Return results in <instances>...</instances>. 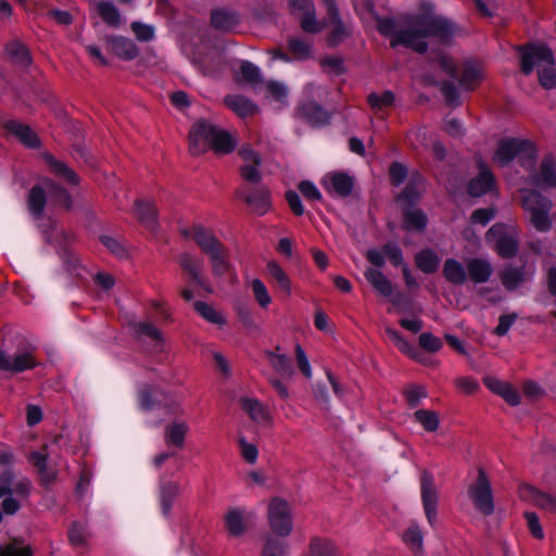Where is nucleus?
I'll use <instances>...</instances> for the list:
<instances>
[{
  "label": "nucleus",
  "mask_w": 556,
  "mask_h": 556,
  "mask_svg": "<svg viewBox=\"0 0 556 556\" xmlns=\"http://www.w3.org/2000/svg\"><path fill=\"white\" fill-rule=\"evenodd\" d=\"M377 29L386 38H390L391 48L403 46L418 54L427 53L429 45L424 39L434 38L443 47H452L460 27L452 20L430 13L417 14L412 26L396 30V22L392 17H377Z\"/></svg>",
  "instance_id": "obj_1"
},
{
  "label": "nucleus",
  "mask_w": 556,
  "mask_h": 556,
  "mask_svg": "<svg viewBox=\"0 0 556 556\" xmlns=\"http://www.w3.org/2000/svg\"><path fill=\"white\" fill-rule=\"evenodd\" d=\"M189 142L192 154H202L208 149L216 154H229L237 147L236 139L228 130L220 129L206 119H199L192 125Z\"/></svg>",
  "instance_id": "obj_2"
},
{
  "label": "nucleus",
  "mask_w": 556,
  "mask_h": 556,
  "mask_svg": "<svg viewBox=\"0 0 556 556\" xmlns=\"http://www.w3.org/2000/svg\"><path fill=\"white\" fill-rule=\"evenodd\" d=\"M520 52V71L523 75H530L534 66L545 63L548 66L539 68V83L544 89H556V68L554 53L546 45L527 43L518 48Z\"/></svg>",
  "instance_id": "obj_3"
},
{
  "label": "nucleus",
  "mask_w": 556,
  "mask_h": 556,
  "mask_svg": "<svg viewBox=\"0 0 556 556\" xmlns=\"http://www.w3.org/2000/svg\"><path fill=\"white\" fill-rule=\"evenodd\" d=\"M521 167L533 169L538 161V150L530 139L516 137L502 138L497 142L493 161L502 166L510 164L515 159Z\"/></svg>",
  "instance_id": "obj_4"
},
{
  "label": "nucleus",
  "mask_w": 556,
  "mask_h": 556,
  "mask_svg": "<svg viewBox=\"0 0 556 556\" xmlns=\"http://www.w3.org/2000/svg\"><path fill=\"white\" fill-rule=\"evenodd\" d=\"M365 257L376 267L375 269L382 268L386 265V258H388L393 267L401 268L407 288L419 289V283L413 276L408 264L404 262L403 251L396 242L388 241L382 244L381 249H369Z\"/></svg>",
  "instance_id": "obj_5"
},
{
  "label": "nucleus",
  "mask_w": 556,
  "mask_h": 556,
  "mask_svg": "<svg viewBox=\"0 0 556 556\" xmlns=\"http://www.w3.org/2000/svg\"><path fill=\"white\" fill-rule=\"evenodd\" d=\"M468 497L481 515L489 517L495 510V502L491 481L482 467L478 468L476 480L469 484Z\"/></svg>",
  "instance_id": "obj_6"
},
{
  "label": "nucleus",
  "mask_w": 556,
  "mask_h": 556,
  "mask_svg": "<svg viewBox=\"0 0 556 556\" xmlns=\"http://www.w3.org/2000/svg\"><path fill=\"white\" fill-rule=\"evenodd\" d=\"M486 240L494 242V251L501 258L510 260L519 252V239L516 228L504 223L494 224L486 231Z\"/></svg>",
  "instance_id": "obj_7"
},
{
  "label": "nucleus",
  "mask_w": 556,
  "mask_h": 556,
  "mask_svg": "<svg viewBox=\"0 0 556 556\" xmlns=\"http://www.w3.org/2000/svg\"><path fill=\"white\" fill-rule=\"evenodd\" d=\"M267 518L275 538L286 540L292 532L293 519L290 506L286 500L274 497L268 504Z\"/></svg>",
  "instance_id": "obj_8"
},
{
  "label": "nucleus",
  "mask_w": 556,
  "mask_h": 556,
  "mask_svg": "<svg viewBox=\"0 0 556 556\" xmlns=\"http://www.w3.org/2000/svg\"><path fill=\"white\" fill-rule=\"evenodd\" d=\"M138 402L141 410L150 412L163 408L167 414L177 415L179 406L169 401L159 387L144 384L138 391Z\"/></svg>",
  "instance_id": "obj_9"
},
{
  "label": "nucleus",
  "mask_w": 556,
  "mask_h": 556,
  "mask_svg": "<svg viewBox=\"0 0 556 556\" xmlns=\"http://www.w3.org/2000/svg\"><path fill=\"white\" fill-rule=\"evenodd\" d=\"M420 496L428 523L434 527L438 516L439 493L434 485L433 476L424 470L420 475Z\"/></svg>",
  "instance_id": "obj_10"
},
{
  "label": "nucleus",
  "mask_w": 556,
  "mask_h": 556,
  "mask_svg": "<svg viewBox=\"0 0 556 556\" xmlns=\"http://www.w3.org/2000/svg\"><path fill=\"white\" fill-rule=\"evenodd\" d=\"M425 184L426 178L420 172H412L403 190L395 195V202L401 207L417 206L422 199Z\"/></svg>",
  "instance_id": "obj_11"
},
{
  "label": "nucleus",
  "mask_w": 556,
  "mask_h": 556,
  "mask_svg": "<svg viewBox=\"0 0 556 556\" xmlns=\"http://www.w3.org/2000/svg\"><path fill=\"white\" fill-rule=\"evenodd\" d=\"M296 113L306 124L321 128L330 124L331 113L314 100L302 101L296 106Z\"/></svg>",
  "instance_id": "obj_12"
},
{
  "label": "nucleus",
  "mask_w": 556,
  "mask_h": 556,
  "mask_svg": "<svg viewBox=\"0 0 556 556\" xmlns=\"http://www.w3.org/2000/svg\"><path fill=\"white\" fill-rule=\"evenodd\" d=\"M39 365L33 353L23 352L10 357L0 349V370L8 371L11 375L24 372L34 369Z\"/></svg>",
  "instance_id": "obj_13"
},
{
  "label": "nucleus",
  "mask_w": 556,
  "mask_h": 556,
  "mask_svg": "<svg viewBox=\"0 0 556 556\" xmlns=\"http://www.w3.org/2000/svg\"><path fill=\"white\" fill-rule=\"evenodd\" d=\"M365 278L372 286V288L383 296H392L391 302L393 305L399 306L405 300V295L402 292L393 294V283L387 278V276L380 269L368 268L365 271Z\"/></svg>",
  "instance_id": "obj_14"
},
{
  "label": "nucleus",
  "mask_w": 556,
  "mask_h": 556,
  "mask_svg": "<svg viewBox=\"0 0 556 556\" xmlns=\"http://www.w3.org/2000/svg\"><path fill=\"white\" fill-rule=\"evenodd\" d=\"M177 262L181 269L188 275V283L197 286L206 292H212L211 287L201 276L202 263L190 253H181Z\"/></svg>",
  "instance_id": "obj_15"
},
{
  "label": "nucleus",
  "mask_w": 556,
  "mask_h": 556,
  "mask_svg": "<svg viewBox=\"0 0 556 556\" xmlns=\"http://www.w3.org/2000/svg\"><path fill=\"white\" fill-rule=\"evenodd\" d=\"M237 195L242 198L258 215L266 214L270 208V191L265 186L251 187L247 194L243 191H237Z\"/></svg>",
  "instance_id": "obj_16"
},
{
  "label": "nucleus",
  "mask_w": 556,
  "mask_h": 556,
  "mask_svg": "<svg viewBox=\"0 0 556 556\" xmlns=\"http://www.w3.org/2000/svg\"><path fill=\"white\" fill-rule=\"evenodd\" d=\"M402 229L406 232L424 233L429 224L427 214L418 206H403Z\"/></svg>",
  "instance_id": "obj_17"
},
{
  "label": "nucleus",
  "mask_w": 556,
  "mask_h": 556,
  "mask_svg": "<svg viewBox=\"0 0 556 556\" xmlns=\"http://www.w3.org/2000/svg\"><path fill=\"white\" fill-rule=\"evenodd\" d=\"M3 128L12 136L16 137L18 141L29 149H38L41 146L38 135L26 124L16 119L4 122Z\"/></svg>",
  "instance_id": "obj_18"
},
{
  "label": "nucleus",
  "mask_w": 556,
  "mask_h": 556,
  "mask_svg": "<svg viewBox=\"0 0 556 556\" xmlns=\"http://www.w3.org/2000/svg\"><path fill=\"white\" fill-rule=\"evenodd\" d=\"M495 188V177L485 166L480 167L479 174L470 179L467 186L469 195L478 198L491 192Z\"/></svg>",
  "instance_id": "obj_19"
},
{
  "label": "nucleus",
  "mask_w": 556,
  "mask_h": 556,
  "mask_svg": "<svg viewBox=\"0 0 556 556\" xmlns=\"http://www.w3.org/2000/svg\"><path fill=\"white\" fill-rule=\"evenodd\" d=\"M485 387L494 394L500 395L510 406H517L520 403V394L510 383L498 380L494 377L483 379Z\"/></svg>",
  "instance_id": "obj_20"
},
{
  "label": "nucleus",
  "mask_w": 556,
  "mask_h": 556,
  "mask_svg": "<svg viewBox=\"0 0 556 556\" xmlns=\"http://www.w3.org/2000/svg\"><path fill=\"white\" fill-rule=\"evenodd\" d=\"M43 160L50 172L70 186H77L80 182L78 174L64 162L55 159L51 153L43 154Z\"/></svg>",
  "instance_id": "obj_21"
},
{
  "label": "nucleus",
  "mask_w": 556,
  "mask_h": 556,
  "mask_svg": "<svg viewBox=\"0 0 556 556\" xmlns=\"http://www.w3.org/2000/svg\"><path fill=\"white\" fill-rule=\"evenodd\" d=\"M8 60L20 68H27L31 64V55L28 48L20 40L9 41L4 47Z\"/></svg>",
  "instance_id": "obj_22"
},
{
  "label": "nucleus",
  "mask_w": 556,
  "mask_h": 556,
  "mask_svg": "<svg viewBox=\"0 0 556 556\" xmlns=\"http://www.w3.org/2000/svg\"><path fill=\"white\" fill-rule=\"evenodd\" d=\"M240 24V14L233 10L214 9L211 12V25L219 31H230Z\"/></svg>",
  "instance_id": "obj_23"
},
{
  "label": "nucleus",
  "mask_w": 556,
  "mask_h": 556,
  "mask_svg": "<svg viewBox=\"0 0 556 556\" xmlns=\"http://www.w3.org/2000/svg\"><path fill=\"white\" fill-rule=\"evenodd\" d=\"M179 493V484L174 481H166L163 476L159 480V500L164 517H168L175 498Z\"/></svg>",
  "instance_id": "obj_24"
},
{
  "label": "nucleus",
  "mask_w": 556,
  "mask_h": 556,
  "mask_svg": "<svg viewBox=\"0 0 556 556\" xmlns=\"http://www.w3.org/2000/svg\"><path fill=\"white\" fill-rule=\"evenodd\" d=\"M113 53L119 59L131 61L139 55L137 45L129 38L124 36H111L108 38Z\"/></svg>",
  "instance_id": "obj_25"
},
{
  "label": "nucleus",
  "mask_w": 556,
  "mask_h": 556,
  "mask_svg": "<svg viewBox=\"0 0 556 556\" xmlns=\"http://www.w3.org/2000/svg\"><path fill=\"white\" fill-rule=\"evenodd\" d=\"M493 274V267L488 260L473 257L467 263V278L475 283H484L490 280Z\"/></svg>",
  "instance_id": "obj_26"
},
{
  "label": "nucleus",
  "mask_w": 556,
  "mask_h": 556,
  "mask_svg": "<svg viewBox=\"0 0 556 556\" xmlns=\"http://www.w3.org/2000/svg\"><path fill=\"white\" fill-rule=\"evenodd\" d=\"M192 238L206 255L224 245L211 230L206 229L202 225L193 226Z\"/></svg>",
  "instance_id": "obj_27"
},
{
  "label": "nucleus",
  "mask_w": 556,
  "mask_h": 556,
  "mask_svg": "<svg viewBox=\"0 0 556 556\" xmlns=\"http://www.w3.org/2000/svg\"><path fill=\"white\" fill-rule=\"evenodd\" d=\"M224 103L242 118L253 116L257 112V105L242 94H227Z\"/></svg>",
  "instance_id": "obj_28"
},
{
  "label": "nucleus",
  "mask_w": 556,
  "mask_h": 556,
  "mask_svg": "<svg viewBox=\"0 0 556 556\" xmlns=\"http://www.w3.org/2000/svg\"><path fill=\"white\" fill-rule=\"evenodd\" d=\"M442 274L445 280L454 286H462L467 281V267L453 257L444 261Z\"/></svg>",
  "instance_id": "obj_29"
},
{
  "label": "nucleus",
  "mask_w": 556,
  "mask_h": 556,
  "mask_svg": "<svg viewBox=\"0 0 556 556\" xmlns=\"http://www.w3.org/2000/svg\"><path fill=\"white\" fill-rule=\"evenodd\" d=\"M42 185L46 187L50 200L65 210L70 211L73 207V199L65 188L52 180L45 178Z\"/></svg>",
  "instance_id": "obj_30"
},
{
  "label": "nucleus",
  "mask_w": 556,
  "mask_h": 556,
  "mask_svg": "<svg viewBox=\"0 0 556 556\" xmlns=\"http://www.w3.org/2000/svg\"><path fill=\"white\" fill-rule=\"evenodd\" d=\"M440 263L438 253L430 248L421 249L415 254L416 267L426 275L434 274L439 269Z\"/></svg>",
  "instance_id": "obj_31"
},
{
  "label": "nucleus",
  "mask_w": 556,
  "mask_h": 556,
  "mask_svg": "<svg viewBox=\"0 0 556 556\" xmlns=\"http://www.w3.org/2000/svg\"><path fill=\"white\" fill-rule=\"evenodd\" d=\"M386 333L402 353L419 363H425L422 353L410 344L399 330L388 327Z\"/></svg>",
  "instance_id": "obj_32"
},
{
  "label": "nucleus",
  "mask_w": 556,
  "mask_h": 556,
  "mask_svg": "<svg viewBox=\"0 0 556 556\" xmlns=\"http://www.w3.org/2000/svg\"><path fill=\"white\" fill-rule=\"evenodd\" d=\"M188 430L189 426L186 421H174L167 425L164 433V440L167 446L182 448Z\"/></svg>",
  "instance_id": "obj_33"
},
{
  "label": "nucleus",
  "mask_w": 556,
  "mask_h": 556,
  "mask_svg": "<svg viewBox=\"0 0 556 556\" xmlns=\"http://www.w3.org/2000/svg\"><path fill=\"white\" fill-rule=\"evenodd\" d=\"M225 528L232 538H240L247 531V523L240 508H230L224 517Z\"/></svg>",
  "instance_id": "obj_34"
},
{
  "label": "nucleus",
  "mask_w": 556,
  "mask_h": 556,
  "mask_svg": "<svg viewBox=\"0 0 556 556\" xmlns=\"http://www.w3.org/2000/svg\"><path fill=\"white\" fill-rule=\"evenodd\" d=\"M354 178L345 172H334L330 176V187L340 198H348L354 189Z\"/></svg>",
  "instance_id": "obj_35"
},
{
  "label": "nucleus",
  "mask_w": 556,
  "mask_h": 556,
  "mask_svg": "<svg viewBox=\"0 0 556 556\" xmlns=\"http://www.w3.org/2000/svg\"><path fill=\"white\" fill-rule=\"evenodd\" d=\"M500 279L507 291H515L526 281L525 266H508L500 273Z\"/></svg>",
  "instance_id": "obj_36"
},
{
  "label": "nucleus",
  "mask_w": 556,
  "mask_h": 556,
  "mask_svg": "<svg viewBox=\"0 0 556 556\" xmlns=\"http://www.w3.org/2000/svg\"><path fill=\"white\" fill-rule=\"evenodd\" d=\"M47 189L45 186L35 185L30 188L28 193V208L35 217H40L43 214L47 203Z\"/></svg>",
  "instance_id": "obj_37"
},
{
  "label": "nucleus",
  "mask_w": 556,
  "mask_h": 556,
  "mask_svg": "<svg viewBox=\"0 0 556 556\" xmlns=\"http://www.w3.org/2000/svg\"><path fill=\"white\" fill-rule=\"evenodd\" d=\"M241 408L249 415L255 422L266 424L270 417L265 406L256 399L242 397Z\"/></svg>",
  "instance_id": "obj_38"
},
{
  "label": "nucleus",
  "mask_w": 556,
  "mask_h": 556,
  "mask_svg": "<svg viewBox=\"0 0 556 556\" xmlns=\"http://www.w3.org/2000/svg\"><path fill=\"white\" fill-rule=\"evenodd\" d=\"M522 207L530 212H541L552 208V202L541 192L531 190L522 197Z\"/></svg>",
  "instance_id": "obj_39"
},
{
  "label": "nucleus",
  "mask_w": 556,
  "mask_h": 556,
  "mask_svg": "<svg viewBox=\"0 0 556 556\" xmlns=\"http://www.w3.org/2000/svg\"><path fill=\"white\" fill-rule=\"evenodd\" d=\"M135 215L147 228L152 229L156 224V210L152 202L137 200L135 203Z\"/></svg>",
  "instance_id": "obj_40"
},
{
  "label": "nucleus",
  "mask_w": 556,
  "mask_h": 556,
  "mask_svg": "<svg viewBox=\"0 0 556 556\" xmlns=\"http://www.w3.org/2000/svg\"><path fill=\"white\" fill-rule=\"evenodd\" d=\"M539 179L542 185L556 188V160L552 154H547L542 159Z\"/></svg>",
  "instance_id": "obj_41"
},
{
  "label": "nucleus",
  "mask_w": 556,
  "mask_h": 556,
  "mask_svg": "<svg viewBox=\"0 0 556 556\" xmlns=\"http://www.w3.org/2000/svg\"><path fill=\"white\" fill-rule=\"evenodd\" d=\"M522 490L527 491L534 503L549 513L556 514V497L538 490L536 488L525 484Z\"/></svg>",
  "instance_id": "obj_42"
},
{
  "label": "nucleus",
  "mask_w": 556,
  "mask_h": 556,
  "mask_svg": "<svg viewBox=\"0 0 556 556\" xmlns=\"http://www.w3.org/2000/svg\"><path fill=\"white\" fill-rule=\"evenodd\" d=\"M287 541L280 538H275L273 534L267 533L264 536V546L261 556H289Z\"/></svg>",
  "instance_id": "obj_43"
},
{
  "label": "nucleus",
  "mask_w": 556,
  "mask_h": 556,
  "mask_svg": "<svg viewBox=\"0 0 556 556\" xmlns=\"http://www.w3.org/2000/svg\"><path fill=\"white\" fill-rule=\"evenodd\" d=\"M98 13L102 21L111 27H119L121 13L118 9L110 1H100L97 5Z\"/></svg>",
  "instance_id": "obj_44"
},
{
  "label": "nucleus",
  "mask_w": 556,
  "mask_h": 556,
  "mask_svg": "<svg viewBox=\"0 0 556 556\" xmlns=\"http://www.w3.org/2000/svg\"><path fill=\"white\" fill-rule=\"evenodd\" d=\"M480 79V71L471 63H465L462 73L455 78L465 90H472Z\"/></svg>",
  "instance_id": "obj_45"
},
{
  "label": "nucleus",
  "mask_w": 556,
  "mask_h": 556,
  "mask_svg": "<svg viewBox=\"0 0 556 556\" xmlns=\"http://www.w3.org/2000/svg\"><path fill=\"white\" fill-rule=\"evenodd\" d=\"M266 357L275 371L283 376L292 375V361L286 354H278L273 351H266Z\"/></svg>",
  "instance_id": "obj_46"
},
{
  "label": "nucleus",
  "mask_w": 556,
  "mask_h": 556,
  "mask_svg": "<svg viewBox=\"0 0 556 556\" xmlns=\"http://www.w3.org/2000/svg\"><path fill=\"white\" fill-rule=\"evenodd\" d=\"M235 312L242 326L249 331H258L260 327L254 320L253 309L251 306L242 301L235 303Z\"/></svg>",
  "instance_id": "obj_47"
},
{
  "label": "nucleus",
  "mask_w": 556,
  "mask_h": 556,
  "mask_svg": "<svg viewBox=\"0 0 556 556\" xmlns=\"http://www.w3.org/2000/svg\"><path fill=\"white\" fill-rule=\"evenodd\" d=\"M211 261L212 270L215 276L222 277L229 270L228 253L223 245L207 255Z\"/></svg>",
  "instance_id": "obj_48"
},
{
  "label": "nucleus",
  "mask_w": 556,
  "mask_h": 556,
  "mask_svg": "<svg viewBox=\"0 0 556 556\" xmlns=\"http://www.w3.org/2000/svg\"><path fill=\"white\" fill-rule=\"evenodd\" d=\"M193 307L202 318L210 321L211 324L217 326H224L226 324V319L224 318V316L219 312H217L212 305L202 301H195L193 303Z\"/></svg>",
  "instance_id": "obj_49"
},
{
  "label": "nucleus",
  "mask_w": 556,
  "mask_h": 556,
  "mask_svg": "<svg viewBox=\"0 0 556 556\" xmlns=\"http://www.w3.org/2000/svg\"><path fill=\"white\" fill-rule=\"evenodd\" d=\"M309 556H340V553L329 540L314 538L309 544Z\"/></svg>",
  "instance_id": "obj_50"
},
{
  "label": "nucleus",
  "mask_w": 556,
  "mask_h": 556,
  "mask_svg": "<svg viewBox=\"0 0 556 556\" xmlns=\"http://www.w3.org/2000/svg\"><path fill=\"white\" fill-rule=\"evenodd\" d=\"M288 49L295 60L305 61L312 55V45L300 37L288 39Z\"/></svg>",
  "instance_id": "obj_51"
},
{
  "label": "nucleus",
  "mask_w": 556,
  "mask_h": 556,
  "mask_svg": "<svg viewBox=\"0 0 556 556\" xmlns=\"http://www.w3.org/2000/svg\"><path fill=\"white\" fill-rule=\"evenodd\" d=\"M68 541L74 547H85L87 545V527L80 521H73L67 531Z\"/></svg>",
  "instance_id": "obj_52"
},
{
  "label": "nucleus",
  "mask_w": 556,
  "mask_h": 556,
  "mask_svg": "<svg viewBox=\"0 0 556 556\" xmlns=\"http://www.w3.org/2000/svg\"><path fill=\"white\" fill-rule=\"evenodd\" d=\"M267 271L270 275V277L276 281L277 286L287 294L291 293V283L288 275L282 269V267L271 261L267 264Z\"/></svg>",
  "instance_id": "obj_53"
},
{
  "label": "nucleus",
  "mask_w": 556,
  "mask_h": 556,
  "mask_svg": "<svg viewBox=\"0 0 556 556\" xmlns=\"http://www.w3.org/2000/svg\"><path fill=\"white\" fill-rule=\"evenodd\" d=\"M367 103L372 110H381L382 108H391L395 103V94L391 90H384L381 94L370 92L367 96Z\"/></svg>",
  "instance_id": "obj_54"
},
{
  "label": "nucleus",
  "mask_w": 556,
  "mask_h": 556,
  "mask_svg": "<svg viewBox=\"0 0 556 556\" xmlns=\"http://www.w3.org/2000/svg\"><path fill=\"white\" fill-rule=\"evenodd\" d=\"M414 417L427 432H434L439 428L440 419L434 410L417 409Z\"/></svg>",
  "instance_id": "obj_55"
},
{
  "label": "nucleus",
  "mask_w": 556,
  "mask_h": 556,
  "mask_svg": "<svg viewBox=\"0 0 556 556\" xmlns=\"http://www.w3.org/2000/svg\"><path fill=\"white\" fill-rule=\"evenodd\" d=\"M134 330L138 338L148 337L154 340L157 344L164 342L162 332L150 321H138L134 324Z\"/></svg>",
  "instance_id": "obj_56"
},
{
  "label": "nucleus",
  "mask_w": 556,
  "mask_h": 556,
  "mask_svg": "<svg viewBox=\"0 0 556 556\" xmlns=\"http://www.w3.org/2000/svg\"><path fill=\"white\" fill-rule=\"evenodd\" d=\"M408 167L397 161H394L389 166V179L390 184L397 188L404 184V181L409 178Z\"/></svg>",
  "instance_id": "obj_57"
},
{
  "label": "nucleus",
  "mask_w": 556,
  "mask_h": 556,
  "mask_svg": "<svg viewBox=\"0 0 556 556\" xmlns=\"http://www.w3.org/2000/svg\"><path fill=\"white\" fill-rule=\"evenodd\" d=\"M240 75L242 80L250 85H257L263 81V76L260 67L250 61H243L241 63Z\"/></svg>",
  "instance_id": "obj_58"
},
{
  "label": "nucleus",
  "mask_w": 556,
  "mask_h": 556,
  "mask_svg": "<svg viewBox=\"0 0 556 556\" xmlns=\"http://www.w3.org/2000/svg\"><path fill=\"white\" fill-rule=\"evenodd\" d=\"M403 541L414 554L422 551V534L417 526H412L404 532Z\"/></svg>",
  "instance_id": "obj_59"
},
{
  "label": "nucleus",
  "mask_w": 556,
  "mask_h": 556,
  "mask_svg": "<svg viewBox=\"0 0 556 556\" xmlns=\"http://www.w3.org/2000/svg\"><path fill=\"white\" fill-rule=\"evenodd\" d=\"M60 258L63 263L64 269L70 275H80V261L79 258L68 249V248H62L59 252Z\"/></svg>",
  "instance_id": "obj_60"
},
{
  "label": "nucleus",
  "mask_w": 556,
  "mask_h": 556,
  "mask_svg": "<svg viewBox=\"0 0 556 556\" xmlns=\"http://www.w3.org/2000/svg\"><path fill=\"white\" fill-rule=\"evenodd\" d=\"M446 104L456 108L460 103V94L453 81L443 80L440 87Z\"/></svg>",
  "instance_id": "obj_61"
},
{
  "label": "nucleus",
  "mask_w": 556,
  "mask_h": 556,
  "mask_svg": "<svg viewBox=\"0 0 556 556\" xmlns=\"http://www.w3.org/2000/svg\"><path fill=\"white\" fill-rule=\"evenodd\" d=\"M130 28L134 31L136 39L140 42L151 41L155 37V29L152 25L135 21L130 24Z\"/></svg>",
  "instance_id": "obj_62"
},
{
  "label": "nucleus",
  "mask_w": 556,
  "mask_h": 556,
  "mask_svg": "<svg viewBox=\"0 0 556 556\" xmlns=\"http://www.w3.org/2000/svg\"><path fill=\"white\" fill-rule=\"evenodd\" d=\"M300 26L308 34H318L321 30V26H319L316 20L315 8L301 14Z\"/></svg>",
  "instance_id": "obj_63"
},
{
  "label": "nucleus",
  "mask_w": 556,
  "mask_h": 556,
  "mask_svg": "<svg viewBox=\"0 0 556 556\" xmlns=\"http://www.w3.org/2000/svg\"><path fill=\"white\" fill-rule=\"evenodd\" d=\"M254 298L262 308H266L271 303V298L265 283L260 279H254L251 283Z\"/></svg>",
  "instance_id": "obj_64"
}]
</instances>
